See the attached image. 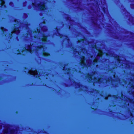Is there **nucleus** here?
<instances>
[{
	"mask_svg": "<svg viewBox=\"0 0 134 134\" xmlns=\"http://www.w3.org/2000/svg\"><path fill=\"white\" fill-rule=\"evenodd\" d=\"M46 40V37H45L44 38V40H43L44 41H45Z\"/></svg>",
	"mask_w": 134,
	"mask_h": 134,
	"instance_id": "nucleus-14",
	"label": "nucleus"
},
{
	"mask_svg": "<svg viewBox=\"0 0 134 134\" xmlns=\"http://www.w3.org/2000/svg\"><path fill=\"white\" fill-rule=\"evenodd\" d=\"M94 86V83H93Z\"/></svg>",
	"mask_w": 134,
	"mask_h": 134,
	"instance_id": "nucleus-22",
	"label": "nucleus"
},
{
	"mask_svg": "<svg viewBox=\"0 0 134 134\" xmlns=\"http://www.w3.org/2000/svg\"><path fill=\"white\" fill-rule=\"evenodd\" d=\"M63 70L65 71V73H67V74H69V72H70V74L71 73H73L74 71H75L76 69H72V70H71L69 68L68 64H66L64 66V67L63 68ZM70 76H71V75H70L69 74Z\"/></svg>",
	"mask_w": 134,
	"mask_h": 134,
	"instance_id": "nucleus-6",
	"label": "nucleus"
},
{
	"mask_svg": "<svg viewBox=\"0 0 134 134\" xmlns=\"http://www.w3.org/2000/svg\"><path fill=\"white\" fill-rule=\"evenodd\" d=\"M98 59H93L92 60V64L93 65L97 67L98 65L97 64V60ZM80 65L82 66V68H83L84 66H90L92 65V61L91 59H81Z\"/></svg>",
	"mask_w": 134,
	"mask_h": 134,
	"instance_id": "nucleus-2",
	"label": "nucleus"
},
{
	"mask_svg": "<svg viewBox=\"0 0 134 134\" xmlns=\"http://www.w3.org/2000/svg\"><path fill=\"white\" fill-rule=\"evenodd\" d=\"M132 78L134 79V76L133 75L132 76Z\"/></svg>",
	"mask_w": 134,
	"mask_h": 134,
	"instance_id": "nucleus-16",
	"label": "nucleus"
},
{
	"mask_svg": "<svg viewBox=\"0 0 134 134\" xmlns=\"http://www.w3.org/2000/svg\"><path fill=\"white\" fill-rule=\"evenodd\" d=\"M122 102L124 101L126 102L125 103V105H124V107H127V106H129V102L131 104H132L133 106H134V101L133 99L131 100L130 99L127 98L126 97L122 96ZM124 105H123V107Z\"/></svg>",
	"mask_w": 134,
	"mask_h": 134,
	"instance_id": "nucleus-5",
	"label": "nucleus"
},
{
	"mask_svg": "<svg viewBox=\"0 0 134 134\" xmlns=\"http://www.w3.org/2000/svg\"><path fill=\"white\" fill-rule=\"evenodd\" d=\"M130 110H131L130 109H129V111H130V114H131V116L132 117H133L132 113H131V112L130 111Z\"/></svg>",
	"mask_w": 134,
	"mask_h": 134,
	"instance_id": "nucleus-9",
	"label": "nucleus"
},
{
	"mask_svg": "<svg viewBox=\"0 0 134 134\" xmlns=\"http://www.w3.org/2000/svg\"><path fill=\"white\" fill-rule=\"evenodd\" d=\"M28 73L31 75H36V77H39L40 76H42V74L41 73L40 74V73L38 75L37 72L36 70H29Z\"/></svg>",
	"mask_w": 134,
	"mask_h": 134,
	"instance_id": "nucleus-7",
	"label": "nucleus"
},
{
	"mask_svg": "<svg viewBox=\"0 0 134 134\" xmlns=\"http://www.w3.org/2000/svg\"><path fill=\"white\" fill-rule=\"evenodd\" d=\"M115 98H117V97H116V96H115Z\"/></svg>",
	"mask_w": 134,
	"mask_h": 134,
	"instance_id": "nucleus-21",
	"label": "nucleus"
},
{
	"mask_svg": "<svg viewBox=\"0 0 134 134\" xmlns=\"http://www.w3.org/2000/svg\"><path fill=\"white\" fill-rule=\"evenodd\" d=\"M117 60L120 63V59H117Z\"/></svg>",
	"mask_w": 134,
	"mask_h": 134,
	"instance_id": "nucleus-13",
	"label": "nucleus"
},
{
	"mask_svg": "<svg viewBox=\"0 0 134 134\" xmlns=\"http://www.w3.org/2000/svg\"><path fill=\"white\" fill-rule=\"evenodd\" d=\"M128 81H127V82L124 81V84L129 83L128 86L130 87L131 90V91H129V93L131 94L134 97V79L133 80L132 78H129L128 79Z\"/></svg>",
	"mask_w": 134,
	"mask_h": 134,
	"instance_id": "nucleus-3",
	"label": "nucleus"
},
{
	"mask_svg": "<svg viewBox=\"0 0 134 134\" xmlns=\"http://www.w3.org/2000/svg\"><path fill=\"white\" fill-rule=\"evenodd\" d=\"M102 55V52H100V53L99 54V55L100 56H101Z\"/></svg>",
	"mask_w": 134,
	"mask_h": 134,
	"instance_id": "nucleus-11",
	"label": "nucleus"
},
{
	"mask_svg": "<svg viewBox=\"0 0 134 134\" xmlns=\"http://www.w3.org/2000/svg\"><path fill=\"white\" fill-rule=\"evenodd\" d=\"M131 65L133 66L134 65H133V64H131Z\"/></svg>",
	"mask_w": 134,
	"mask_h": 134,
	"instance_id": "nucleus-19",
	"label": "nucleus"
},
{
	"mask_svg": "<svg viewBox=\"0 0 134 134\" xmlns=\"http://www.w3.org/2000/svg\"><path fill=\"white\" fill-rule=\"evenodd\" d=\"M37 61L39 62V63H41V59H38Z\"/></svg>",
	"mask_w": 134,
	"mask_h": 134,
	"instance_id": "nucleus-10",
	"label": "nucleus"
},
{
	"mask_svg": "<svg viewBox=\"0 0 134 134\" xmlns=\"http://www.w3.org/2000/svg\"><path fill=\"white\" fill-rule=\"evenodd\" d=\"M105 99H108V98L107 97H106V98H105Z\"/></svg>",
	"mask_w": 134,
	"mask_h": 134,
	"instance_id": "nucleus-17",
	"label": "nucleus"
},
{
	"mask_svg": "<svg viewBox=\"0 0 134 134\" xmlns=\"http://www.w3.org/2000/svg\"><path fill=\"white\" fill-rule=\"evenodd\" d=\"M69 80L70 81L71 83H72V85L75 86L76 88H80V89L84 91H87V88L86 87L83 85H80L79 83H78L76 82H75L73 79L71 80V77L70 76Z\"/></svg>",
	"mask_w": 134,
	"mask_h": 134,
	"instance_id": "nucleus-4",
	"label": "nucleus"
},
{
	"mask_svg": "<svg viewBox=\"0 0 134 134\" xmlns=\"http://www.w3.org/2000/svg\"><path fill=\"white\" fill-rule=\"evenodd\" d=\"M121 85H122L123 86L124 85V84L123 83H122V82L121 83Z\"/></svg>",
	"mask_w": 134,
	"mask_h": 134,
	"instance_id": "nucleus-15",
	"label": "nucleus"
},
{
	"mask_svg": "<svg viewBox=\"0 0 134 134\" xmlns=\"http://www.w3.org/2000/svg\"><path fill=\"white\" fill-rule=\"evenodd\" d=\"M114 77H115V75H114Z\"/></svg>",
	"mask_w": 134,
	"mask_h": 134,
	"instance_id": "nucleus-20",
	"label": "nucleus"
},
{
	"mask_svg": "<svg viewBox=\"0 0 134 134\" xmlns=\"http://www.w3.org/2000/svg\"><path fill=\"white\" fill-rule=\"evenodd\" d=\"M96 74L95 73H93L92 75H90L88 74L87 75V78H88V80L89 82L93 80V82H97L98 83H100L101 82H109L110 81H111V83L112 84H114V82L112 81V78L110 77L108 79H107L106 80L105 79L104 80L103 78H100L99 79H98L97 77H96Z\"/></svg>",
	"mask_w": 134,
	"mask_h": 134,
	"instance_id": "nucleus-1",
	"label": "nucleus"
},
{
	"mask_svg": "<svg viewBox=\"0 0 134 134\" xmlns=\"http://www.w3.org/2000/svg\"><path fill=\"white\" fill-rule=\"evenodd\" d=\"M89 92H90L92 93V95H93L94 96H95L96 94H99V93L97 91L94 90H93L92 91H89Z\"/></svg>",
	"mask_w": 134,
	"mask_h": 134,
	"instance_id": "nucleus-8",
	"label": "nucleus"
},
{
	"mask_svg": "<svg viewBox=\"0 0 134 134\" xmlns=\"http://www.w3.org/2000/svg\"><path fill=\"white\" fill-rule=\"evenodd\" d=\"M114 86H117V85H115Z\"/></svg>",
	"mask_w": 134,
	"mask_h": 134,
	"instance_id": "nucleus-18",
	"label": "nucleus"
},
{
	"mask_svg": "<svg viewBox=\"0 0 134 134\" xmlns=\"http://www.w3.org/2000/svg\"><path fill=\"white\" fill-rule=\"evenodd\" d=\"M120 80H118L117 82H118V83H120Z\"/></svg>",
	"mask_w": 134,
	"mask_h": 134,
	"instance_id": "nucleus-12",
	"label": "nucleus"
}]
</instances>
